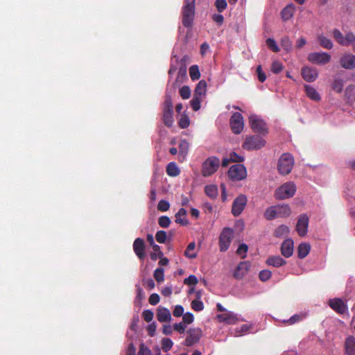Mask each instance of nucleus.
<instances>
[{
  "label": "nucleus",
  "mask_w": 355,
  "mask_h": 355,
  "mask_svg": "<svg viewBox=\"0 0 355 355\" xmlns=\"http://www.w3.org/2000/svg\"><path fill=\"white\" fill-rule=\"evenodd\" d=\"M332 35L339 44L343 46L352 45L353 51H355V35L353 33L349 32L343 35L338 29H334Z\"/></svg>",
  "instance_id": "obj_5"
},
{
  "label": "nucleus",
  "mask_w": 355,
  "mask_h": 355,
  "mask_svg": "<svg viewBox=\"0 0 355 355\" xmlns=\"http://www.w3.org/2000/svg\"><path fill=\"white\" fill-rule=\"evenodd\" d=\"M247 176L245 167L241 164L233 165L228 171V177L233 181H240Z\"/></svg>",
  "instance_id": "obj_10"
},
{
  "label": "nucleus",
  "mask_w": 355,
  "mask_h": 355,
  "mask_svg": "<svg viewBox=\"0 0 355 355\" xmlns=\"http://www.w3.org/2000/svg\"><path fill=\"white\" fill-rule=\"evenodd\" d=\"M306 316V313L295 314L291 317L288 320H284L282 322L286 325H292L304 320Z\"/></svg>",
  "instance_id": "obj_32"
},
{
  "label": "nucleus",
  "mask_w": 355,
  "mask_h": 355,
  "mask_svg": "<svg viewBox=\"0 0 355 355\" xmlns=\"http://www.w3.org/2000/svg\"><path fill=\"white\" fill-rule=\"evenodd\" d=\"M318 40L320 45L327 49H331L333 48V42L331 40L322 35L318 36Z\"/></svg>",
  "instance_id": "obj_35"
},
{
  "label": "nucleus",
  "mask_w": 355,
  "mask_h": 355,
  "mask_svg": "<svg viewBox=\"0 0 355 355\" xmlns=\"http://www.w3.org/2000/svg\"><path fill=\"white\" fill-rule=\"evenodd\" d=\"M340 64L342 67L346 69L355 68V55L351 53L343 54L340 59Z\"/></svg>",
  "instance_id": "obj_16"
},
{
  "label": "nucleus",
  "mask_w": 355,
  "mask_h": 355,
  "mask_svg": "<svg viewBox=\"0 0 355 355\" xmlns=\"http://www.w3.org/2000/svg\"><path fill=\"white\" fill-rule=\"evenodd\" d=\"M159 225L164 228H167L171 224V220L168 216H162L158 220Z\"/></svg>",
  "instance_id": "obj_51"
},
{
  "label": "nucleus",
  "mask_w": 355,
  "mask_h": 355,
  "mask_svg": "<svg viewBox=\"0 0 355 355\" xmlns=\"http://www.w3.org/2000/svg\"><path fill=\"white\" fill-rule=\"evenodd\" d=\"M190 124V121L187 115L182 114L178 119V125L181 128H187Z\"/></svg>",
  "instance_id": "obj_44"
},
{
  "label": "nucleus",
  "mask_w": 355,
  "mask_h": 355,
  "mask_svg": "<svg viewBox=\"0 0 355 355\" xmlns=\"http://www.w3.org/2000/svg\"><path fill=\"white\" fill-rule=\"evenodd\" d=\"M304 88L306 94L310 99L315 101L320 100V95L314 87L310 85H305Z\"/></svg>",
  "instance_id": "obj_29"
},
{
  "label": "nucleus",
  "mask_w": 355,
  "mask_h": 355,
  "mask_svg": "<svg viewBox=\"0 0 355 355\" xmlns=\"http://www.w3.org/2000/svg\"><path fill=\"white\" fill-rule=\"evenodd\" d=\"M283 69V64L279 61H274L272 63L271 71L274 73H279Z\"/></svg>",
  "instance_id": "obj_50"
},
{
  "label": "nucleus",
  "mask_w": 355,
  "mask_h": 355,
  "mask_svg": "<svg viewBox=\"0 0 355 355\" xmlns=\"http://www.w3.org/2000/svg\"><path fill=\"white\" fill-rule=\"evenodd\" d=\"M308 225V216L306 214L300 215L296 225V231L300 236H304L306 234Z\"/></svg>",
  "instance_id": "obj_15"
},
{
  "label": "nucleus",
  "mask_w": 355,
  "mask_h": 355,
  "mask_svg": "<svg viewBox=\"0 0 355 355\" xmlns=\"http://www.w3.org/2000/svg\"><path fill=\"white\" fill-rule=\"evenodd\" d=\"M345 98L347 103L353 104L355 103V85H348L345 91Z\"/></svg>",
  "instance_id": "obj_25"
},
{
  "label": "nucleus",
  "mask_w": 355,
  "mask_h": 355,
  "mask_svg": "<svg viewBox=\"0 0 355 355\" xmlns=\"http://www.w3.org/2000/svg\"><path fill=\"white\" fill-rule=\"evenodd\" d=\"M155 238L157 242L164 243L166 240V233L164 231H158L155 235Z\"/></svg>",
  "instance_id": "obj_58"
},
{
  "label": "nucleus",
  "mask_w": 355,
  "mask_h": 355,
  "mask_svg": "<svg viewBox=\"0 0 355 355\" xmlns=\"http://www.w3.org/2000/svg\"><path fill=\"white\" fill-rule=\"evenodd\" d=\"M202 98L200 96H193L192 100L191 101V106L194 111H198L200 108Z\"/></svg>",
  "instance_id": "obj_45"
},
{
  "label": "nucleus",
  "mask_w": 355,
  "mask_h": 355,
  "mask_svg": "<svg viewBox=\"0 0 355 355\" xmlns=\"http://www.w3.org/2000/svg\"><path fill=\"white\" fill-rule=\"evenodd\" d=\"M234 236V231L230 227H225L219 236V248L221 252H225L229 248Z\"/></svg>",
  "instance_id": "obj_9"
},
{
  "label": "nucleus",
  "mask_w": 355,
  "mask_h": 355,
  "mask_svg": "<svg viewBox=\"0 0 355 355\" xmlns=\"http://www.w3.org/2000/svg\"><path fill=\"white\" fill-rule=\"evenodd\" d=\"M191 307L196 311H200L204 309V305L201 301L195 300L191 302Z\"/></svg>",
  "instance_id": "obj_57"
},
{
  "label": "nucleus",
  "mask_w": 355,
  "mask_h": 355,
  "mask_svg": "<svg viewBox=\"0 0 355 355\" xmlns=\"http://www.w3.org/2000/svg\"><path fill=\"white\" fill-rule=\"evenodd\" d=\"M182 16V24L186 27L191 26L195 16V0H184Z\"/></svg>",
  "instance_id": "obj_1"
},
{
  "label": "nucleus",
  "mask_w": 355,
  "mask_h": 355,
  "mask_svg": "<svg viewBox=\"0 0 355 355\" xmlns=\"http://www.w3.org/2000/svg\"><path fill=\"white\" fill-rule=\"evenodd\" d=\"M329 304L331 308L338 313L343 314L347 311V305L340 299L335 298L330 300Z\"/></svg>",
  "instance_id": "obj_18"
},
{
  "label": "nucleus",
  "mask_w": 355,
  "mask_h": 355,
  "mask_svg": "<svg viewBox=\"0 0 355 355\" xmlns=\"http://www.w3.org/2000/svg\"><path fill=\"white\" fill-rule=\"evenodd\" d=\"M143 318L145 320V321L149 322L153 320L154 317V313L150 310H145L142 313Z\"/></svg>",
  "instance_id": "obj_59"
},
{
  "label": "nucleus",
  "mask_w": 355,
  "mask_h": 355,
  "mask_svg": "<svg viewBox=\"0 0 355 355\" xmlns=\"http://www.w3.org/2000/svg\"><path fill=\"white\" fill-rule=\"evenodd\" d=\"M189 148V144L186 140H182L179 144L180 155L184 159Z\"/></svg>",
  "instance_id": "obj_40"
},
{
  "label": "nucleus",
  "mask_w": 355,
  "mask_h": 355,
  "mask_svg": "<svg viewBox=\"0 0 355 355\" xmlns=\"http://www.w3.org/2000/svg\"><path fill=\"white\" fill-rule=\"evenodd\" d=\"M266 140L260 135H251L246 137L243 148L248 150H256L265 146Z\"/></svg>",
  "instance_id": "obj_4"
},
{
  "label": "nucleus",
  "mask_w": 355,
  "mask_h": 355,
  "mask_svg": "<svg viewBox=\"0 0 355 355\" xmlns=\"http://www.w3.org/2000/svg\"><path fill=\"white\" fill-rule=\"evenodd\" d=\"M257 76H258L259 80L261 83H263L266 79V76L265 73L262 71V68H261V65H259L257 67Z\"/></svg>",
  "instance_id": "obj_62"
},
{
  "label": "nucleus",
  "mask_w": 355,
  "mask_h": 355,
  "mask_svg": "<svg viewBox=\"0 0 355 355\" xmlns=\"http://www.w3.org/2000/svg\"><path fill=\"white\" fill-rule=\"evenodd\" d=\"M193 315L191 313L187 312L183 315V323L189 324L193 322Z\"/></svg>",
  "instance_id": "obj_61"
},
{
  "label": "nucleus",
  "mask_w": 355,
  "mask_h": 355,
  "mask_svg": "<svg viewBox=\"0 0 355 355\" xmlns=\"http://www.w3.org/2000/svg\"><path fill=\"white\" fill-rule=\"evenodd\" d=\"M294 166L293 156L286 153L281 155L278 161L277 169L280 174L285 175L291 173Z\"/></svg>",
  "instance_id": "obj_3"
},
{
  "label": "nucleus",
  "mask_w": 355,
  "mask_h": 355,
  "mask_svg": "<svg viewBox=\"0 0 355 355\" xmlns=\"http://www.w3.org/2000/svg\"><path fill=\"white\" fill-rule=\"evenodd\" d=\"M166 173L169 176L175 177L180 174V169L174 162H171L166 167Z\"/></svg>",
  "instance_id": "obj_36"
},
{
  "label": "nucleus",
  "mask_w": 355,
  "mask_h": 355,
  "mask_svg": "<svg viewBox=\"0 0 355 355\" xmlns=\"http://www.w3.org/2000/svg\"><path fill=\"white\" fill-rule=\"evenodd\" d=\"M206 89H207V83L202 80H200L196 89H195V92H194V95L195 96H200L201 98H202L205 94H206Z\"/></svg>",
  "instance_id": "obj_31"
},
{
  "label": "nucleus",
  "mask_w": 355,
  "mask_h": 355,
  "mask_svg": "<svg viewBox=\"0 0 355 355\" xmlns=\"http://www.w3.org/2000/svg\"><path fill=\"white\" fill-rule=\"evenodd\" d=\"M163 122L165 125L171 127L173 124V107L171 98L166 96L163 110Z\"/></svg>",
  "instance_id": "obj_8"
},
{
  "label": "nucleus",
  "mask_w": 355,
  "mask_h": 355,
  "mask_svg": "<svg viewBox=\"0 0 355 355\" xmlns=\"http://www.w3.org/2000/svg\"><path fill=\"white\" fill-rule=\"evenodd\" d=\"M169 202L164 200H161L157 205V209L161 211H166L167 210L169 209Z\"/></svg>",
  "instance_id": "obj_55"
},
{
  "label": "nucleus",
  "mask_w": 355,
  "mask_h": 355,
  "mask_svg": "<svg viewBox=\"0 0 355 355\" xmlns=\"http://www.w3.org/2000/svg\"><path fill=\"white\" fill-rule=\"evenodd\" d=\"M138 355H151V352L148 347L144 346V345H141Z\"/></svg>",
  "instance_id": "obj_64"
},
{
  "label": "nucleus",
  "mask_w": 355,
  "mask_h": 355,
  "mask_svg": "<svg viewBox=\"0 0 355 355\" xmlns=\"http://www.w3.org/2000/svg\"><path fill=\"white\" fill-rule=\"evenodd\" d=\"M248 250V246L245 243H242L239 246L236 250V253L241 257V259H244L246 257V253Z\"/></svg>",
  "instance_id": "obj_47"
},
{
  "label": "nucleus",
  "mask_w": 355,
  "mask_h": 355,
  "mask_svg": "<svg viewBox=\"0 0 355 355\" xmlns=\"http://www.w3.org/2000/svg\"><path fill=\"white\" fill-rule=\"evenodd\" d=\"M296 192V186L293 182H287L279 187L274 196L277 200H284L293 197Z\"/></svg>",
  "instance_id": "obj_2"
},
{
  "label": "nucleus",
  "mask_w": 355,
  "mask_h": 355,
  "mask_svg": "<svg viewBox=\"0 0 355 355\" xmlns=\"http://www.w3.org/2000/svg\"><path fill=\"white\" fill-rule=\"evenodd\" d=\"M248 199L243 194L239 195L233 202L232 213L234 216H239L245 209Z\"/></svg>",
  "instance_id": "obj_13"
},
{
  "label": "nucleus",
  "mask_w": 355,
  "mask_h": 355,
  "mask_svg": "<svg viewBox=\"0 0 355 355\" xmlns=\"http://www.w3.org/2000/svg\"><path fill=\"white\" fill-rule=\"evenodd\" d=\"M251 326L248 324H243L239 329L237 328L236 330L235 335L236 336H241L243 334H246L250 331Z\"/></svg>",
  "instance_id": "obj_56"
},
{
  "label": "nucleus",
  "mask_w": 355,
  "mask_h": 355,
  "mask_svg": "<svg viewBox=\"0 0 355 355\" xmlns=\"http://www.w3.org/2000/svg\"><path fill=\"white\" fill-rule=\"evenodd\" d=\"M249 123L252 130L262 136L268 134V128L264 121L258 115L252 114L249 116Z\"/></svg>",
  "instance_id": "obj_6"
},
{
  "label": "nucleus",
  "mask_w": 355,
  "mask_h": 355,
  "mask_svg": "<svg viewBox=\"0 0 355 355\" xmlns=\"http://www.w3.org/2000/svg\"><path fill=\"white\" fill-rule=\"evenodd\" d=\"M180 94L183 99H188L191 96V90L188 86H183L180 89Z\"/></svg>",
  "instance_id": "obj_52"
},
{
  "label": "nucleus",
  "mask_w": 355,
  "mask_h": 355,
  "mask_svg": "<svg viewBox=\"0 0 355 355\" xmlns=\"http://www.w3.org/2000/svg\"><path fill=\"white\" fill-rule=\"evenodd\" d=\"M230 126L232 132L234 134H240L244 128V121L243 116L239 113L235 112L232 114L230 119Z\"/></svg>",
  "instance_id": "obj_12"
},
{
  "label": "nucleus",
  "mask_w": 355,
  "mask_h": 355,
  "mask_svg": "<svg viewBox=\"0 0 355 355\" xmlns=\"http://www.w3.org/2000/svg\"><path fill=\"white\" fill-rule=\"evenodd\" d=\"M282 47L287 52H289L293 49V44L288 37L286 36L281 40Z\"/></svg>",
  "instance_id": "obj_42"
},
{
  "label": "nucleus",
  "mask_w": 355,
  "mask_h": 355,
  "mask_svg": "<svg viewBox=\"0 0 355 355\" xmlns=\"http://www.w3.org/2000/svg\"><path fill=\"white\" fill-rule=\"evenodd\" d=\"M184 284L187 285L195 286L198 284V279L195 275H189L187 278L184 279Z\"/></svg>",
  "instance_id": "obj_60"
},
{
  "label": "nucleus",
  "mask_w": 355,
  "mask_h": 355,
  "mask_svg": "<svg viewBox=\"0 0 355 355\" xmlns=\"http://www.w3.org/2000/svg\"><path fill=\"white\" fill-rule=\"evenodd\" d=\"M184 308L181 305H176L173 311V314L175 317H180L183 315Z\"/></svg>",
  "instance_id": "obj_63"
},
{
  "label": "nucleus",
  "mask_w": 355,
  "mask_h": 355,
  "mask_svg": "<svg viewBox=\"0 0 355 355\" xmlns=\"http://www.w3.org/2000/svg\"><path fill=\"white\" fill-rule=\"evenodd\" d=\"M264 217L267 220H273L274 218L277 217V209H276V205L275 206H271L268 207L264 213Z\"/></svg>",
  "instance_id": "obj_39"
},
{
  "label": "nucleus",
  "mask_w": 355,
  "mask_h": 355,
  "mask_svg": "<svg viewBox=\"0 0 355 355\" xmlns=\"http://www.w3.org/2000/svg\"><path fill=\"white\" fill-rule=\"evenodd\" d=\"M157 318L161 322H170L171 320L170 311L165 307H159L157 309Z\"/></svg>",
  "instance_id": "obj_21"
},
{
  "label": "nucleus",
  "mask_w": 355,
  "mask_h": 355,
  "mask_svg": "<svg viewBox=\"0 0 355 355\" xmlns=\"http://www.w3.org/2000/svg\"><path fill=\"white\" fill-rule=\"evenodd\" d=\"M344 82L340 78H335L332 83V89L337 93H341L343 89Z\"/></svg>",
  "instance_id": "obj_38"
},
{
  "label": "nucleus",
  "mask_w": 355,
  "mask_h": 355,
  "mask_svg": "<svg viewBox=\"0 0 355 355\" xmlns=\"http://www.w3.org/2000/svg\"><path fill=\"white\" fill-rule=\"evenodd\" d=\"M308 60L313 64L324 65L331 60V55L325 52H314L308 55Z\"/></svg>",
  "instance_id": "obj_11"
},
{
  "label": "nucleus",
  "mask_w": 355,
  "mask_h": 355,
  "mask_svg": "<svg viewBox=\"0 0 355 355\" xmlns=\"http://www.w3.org/2000/svg\"><path fill=\"white\" fill-rule=\"evenodd\" d=\"M202 336V331L199 328L190 329L187 331V337L185 340L187 346H191L199 341Z\"/></svg>",
  "instance_id": "obj_14"
},
{
  "label": "nucleus",
  "mask_w": 355,
  "mask_h": 355,
  "mask_svg": "<svg viewBox=\"0 0 355 355\" xmlns=\"http://www.w3.org/2000/svg\"><path fill=\"white\" fill-rule=\"evenodd\" d=\"M189 75L193 80H196L200 78V73L198 67L197 65H192L189 69Z\"/></svg>",
  "instance_id": "obj_43"
},
{
  "label": "nucleus",
  "mask_w": 355,
  "mask_h": 355,
  "mask_svg": "<svg viewBox=\"0 0 355 355\" xmlns=\"http://www.w3.org/2000/svg\"><path fill=\"white\" fill-rule=\"evenodd\" d=\"M187 210L184 208H180L179 211L175 214V223L185 226L189 224V221L186 218Z\"/></svg>",
  "instance_id": "obj_27"
},
{
  "label": "nucleus",
  "mask_w": 355,
  "mask_h": 355,
  "mask_svg": "<svg viewBox=\"0 0 355 355\" xmlns=\"http://www.w3.org/2000/svg\"><path fill=\"white\" fill-rule=\"evenodd\" d=\"M218 318L220 322H224L227 324H234L239 320L237 315L232 312L220 314L218 315Z\"/></svg>",
  "instance_id": "obj_22"
},
{
  "label": "nucleus",
  "mask_w": 355,
  "mask_h": 355,
  "mask_svg": "<svg viewBox=\"0 0 355 355\" xmlns=\"http://www.w3.org/2000/svg\"><path fill=\"white\" fill-rule=\"evenodd\" d=\"M162 345L164 352H167L173 347V343L170 338H165L162 339Z\"/></svg>",
  "instance_id": "obj_46"
},
{
  "label": "nucleus",
  "mask_w": 355,
  "mask_h": 355,
  "mask_svg": "<svg viewBox=\"0 0 355 355\" xmlns=\"http://www.w3.org/2000/svg\"><path fill=\"white\" fill-rule=\"evenodd\" d=\"M250 267V263L248 261H242L236 267L234 277L237 279H241L245 277Z\"/></svg>",
  "instance_id": "obj_19"
},
{
  "label": "nucleus",
  "mask_w": 355,
  "mask_h": 355,
  "mask_svg": "<svg viewBox=\"0 0 355 355\" xmlns=\"http://www.w3.org/2000/svg\"><path fill=\"white\" fill-rule=\"evenodd\" d=\"M271 275L272 272L268 270H263L259 274V279L262 282L268 280L271 277Z\"/></svg>",
  "instance_id": "obj_54"
},
{
  "label": "nucleus",
  "mask_w": 355,
  "mask_h": 355,
  "mask_svg": "<svg viewBox=\"0 0 355 355\" xmlns=\"http://www.w3.org/2000/svg\"><path fill=\"white\" fill-rule=\"evenodd\" d=\"M215 6L219 12H222L227 8L226 0H216Z\"/></svg>",
  "instance_id": "obj_53"
},
{
  "label": "nucleus",
  "mask_w": 355,
  "mask_h": 355,
  "mask_svg": "<svg viewBox=\"0 0 355 355\" xmlns=\"http://www.w3.org/2000/svg\"><path fill=\"white\" fill-rule=\"evenodd\" d=\"M295 10V8L293 4H289L285 7L281 13L283 20L287 21L293 17Z\"/></svg>",
  "instance_id": "obj_30"
},
{
  "label": "nucleus",
  "mask_w": 355,
  "mask_h": 355,
  "mask_svg": "<svg viewBox=\"0 0 355 355\" xmlns=\"http://www.w3.org/2000/svg\"><path fill=\"white\" fill-rule=\"evenodd\" d=\"M286 261L280 256H272L268 258L266 263L273 267H280L285 265Z\"/></svg>",
  "instance_id": "obj_28"
},
{
  "label": "nucleus",
  "mask_w": 355,
  "mask_h": 355,
  "mask_svg": "<svg viewBox=\"0 0 355 355\" xmlns=\"http://www.w3.org/2000/svg\"><path fill=\"white\" fill-rule=\"evenodd\" d=\"M220 159L216 157L207 158L202 164V175L208 177L214 174L219 168Z\"/></svg>",
  "instance_id": "obj_7"
},
{
  "label": "nucleus",
  "mask_w": 355,
  "mask_h": 355,
  "mask_svg": "<svg viewBox=\"0 0 355 355\" xmlns=\"http://www.w3.org/2000/svg\"><path fill=\"white\" fill-rule=\"evenodd\" d=\"M345 351L347 355H355V338L348 336L345 342Z\"/></svg>",
  "instance_id": "obj_24"
},
{
  "label": "nucleus",
  "mask_w": 355,
  "mask_h": 355,
  "mask_svg": "<svg viewBox=\"0 0 355 355\" xmlns=\"http://www.w3.org/2000/svg\"><path fill=\"white\" fill-rule=\"evenodd\" d=\"M293 248L294 243L293 240L290 239L285 240L281 247L282 254L286 258L291 257L293 253Z\"/></svg>",
  "instance_id": "obj_20"
},
{
  "label": "nucleus",
  "mask_w": 355,
  "mask_h": 355,
  "mask_svg": "<svg viewBox=\"0 0 355 355\" xmlns=\"http://www.w3.org/2000/svg\"><path fill=\"white\" fill-rule=\"evenodd\" d=\"M266 45L273 52L279 51V48L277 42L275 41V40H273L272 38H268L266 40Z\"/></svg>",
  "instance_id": "obj_49"
},
{
  "label": "nucleus",
  "mask_w": 355,
  "mask_h": 355,
  "mask_svg": "<svg viewBox=\"0 0 355 355\" xmlns=\"http://www.w3.org/2000/svg\"><path fill=\"white\" fill-rule=\"evenodd\" d=\"M311 250V246L309 244L303 243H301L298 246L297 252H298V257L300 259L305 258L309 253Z\"/></svg>",
  "instance_id": "obj_33"
},
{
  "label": "nucleus",
  "mask_w": 355,
  "mask_h": 355,
  "mask_svg": "<svg viewBox=\"0 0 355 355\" xmlns=\"http://www.w3.org/2000/svg\"><path fill=\"white\" fill-rule=\"evenodd\" d=\"M153 276L157 282H163L164 279V269L162 268H157L154 271Z\"/></svg>",
  "instance_id": "obj_48"
},
{
  "label": "nucleus",
  "mask_w": 355,
  "mask_h": 355,
  "mask_svg": "<svg viewBox=\"0 0 355 355\" xmlns=\"http://www.w3.org/2000/svg\"><path fill=\"white\" fill-rule=\"evenodd\" d=\"M290 229L287 225H281L275 231V236L276 237H283L289 233Z\"/></svg>",
  "instance_id": "obj_37"
},
{
  "label": "nucleus",
  "mask_w": 355,
  "mask_h": 355,
  "mask_svg": "<svg viewBox=\"0 0 355 355\" xmlns=\"http://www.w3.org/2000/svg\"><path fill=\"white\" fill-rule=\"evenodd\" d=\"M302 76L303 78L307 82H313L318 77V73L316 69L304 67L302 69Z\"/></svg>",
  "instance_id": "obj_17"
},
{
  "label": "nucleus",
  "mask_w": 355,
  "mask_h": 355,
  "mask_svg": "<svg viewBox=\"0 0 355 355\" xmlns=\"http://www.w3.org/2000/svg\"><path fill=\"white\" fill-rule=\"evenodd\" d=\"M277 217L286 218L291 214V209L288 205L282 204L276 205Z\"/></svg>",
  "instance_id": "obj_26"
},
{
  "label": "nucleus",
  "mask_w": 355,
  "mask_h": 355,
  "mask_svg": "<svg viewBox=\"0 0 355 355\" xmlns=\"http://www.w3.org/2000/svg\"><path fill=\"white\" fill-rule=\"evenodd\" d=\"M205 192L211 198H216L218 196V187L214 184H209L205 187Z\"/></svg>",
  "instance_id": "obj_34"
},
{
  "label": "nucleus",
  "mask_w": 355,
  "mask_h": 355,
  "mask_svg": "<svg viewBox=\"0 0 355 355\" xmlns=\"http://www.w3.org/2000/svg\"><path fill=\"white\" fill-rule=\"evenodd\" d=\"M195 247L196 244L194 242L190 243L184 252V255L189 259L195 258L196 257V253L193 252Z\"/></svg>",
  "instance_id": "obj_41"
},
{
  "label": "nucleus",
  "mask_w": 355,
  "mask_h": 355,
  "mask_svg": "<svg viewBox=\"0 0 355 355\" xmlns=\"http://www.w3.org/2000/svg\"><path fill=\"white\" fill-rule=\"evenodd\" d=\"M133 249L135 254L139 259H143L144 257V241L137 238L135 240L133 243Z\"/></svg>",
  "instance_id": "obj_23"
}]
</instances>
